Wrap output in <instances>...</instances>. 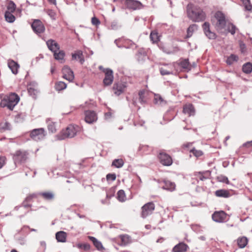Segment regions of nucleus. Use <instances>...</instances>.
Listing matches in <instances>:
<instances>
[{
    "label": "nucleus",
    "instance_id": "obj_13",
    "mask_svg": "<svg viewBox=\"0 0 252 252\" xmlns=\"http://www.w3.org/2000/svg\"><path fill=\"white\" fill-rule=\"evenodd\" d=\"M136 61L139 63H143L148 59L147 54L145 50L143 48H140L137 50L135 56Z\"/></svg>",
    "mask_w": 252,
    "mask_h": 252
},
{
    "label": "nucleus",
    "instance_id": "obj_64",
    "mask_svg": "<svg viewBox=\"0 0 252 252\" xmlns=\"http://www.w3.org/2000/svg\"><path fill=\"white\" fill-rule=\"evenodd\" d=\"M117 23L113 22L111 24V28L112 29H116L117 28Z\"/></svg>",
    "mask_w": 252,
    "mask_h": 252
},
{
    "label": "nucleus",
    "instance_id": "obj_19",
    "mask_svg": "<svg viewBox=\"0 0 252 252\" xmlns=\"http://www.w3.org/2000/svg\"><path fill=\"white\" fill-rule=\"evenodd\" d=\"M46 44L48 48L52 52L55 53L57 52L60 49V45L59 44L54 40L49 39L46 42Z\"/></svg>",
    "mask_w": 252,
    "mask_h": 252
},
{
    "label": "nucleus",
    "instance_id": "obj_61",
    "mask_svg": "<svg viewBox=\"0 0 252 252\" xmlns=\"http://www.w3.org/2000/svg\"><path fill=\"white\" fill-rule=\"evenodd\" d=\"M37 86V83L34 81L31 82L29 84V87H32L34 88H36Z\"/></svg>",
    "mask_w": 252,
    "mask_h": 252
},
{
    "label": "nucleus",
    "instance_id": "obj_15",
    "mask_svg": "<svg viewBox=\"0 0 252 252\" xmlns=\"http://www.w3.org/2000/svg\"><path fill=\"white\" fill-rule=\"evenodd\" d=\"M105 77L103 79V84L105 86L110 85L114 79L113 72L112 69H105Z\"/></svg>",
    "mask_w": 252,
    "mask_h": 252
},
{
    "label": "nucleus",
    "instance_id": "obj_34",
    "mask_svg": "<svg viewBox=\"0 0 252 252\" xmlns=\"http://www.w3.org/2000/svg\"><path fill=\"white\" fill-rule=\"evenodd\" d=\"M4 17L6 21L10 23L14 22L15 20V17L12 14V12H9V11L5 12Z\"/></svg>",
    "mask_w": 252,
    "mask_h": 252
},
{
    "label": "nucleus",
    "instance_id": "obj_28",
    "mask_svg": "<svg viewBox=\"0 0 252 252\" xmlns=\"http://www.w3.org/2000/svg\"><path fill=\"white\" fill-rule=\"evenodd\" d=\"M154 102L155 104L164 106L166 104V101L159 94H155Z\"/></svg>",
    "mask_w": 252,
    "mask_h": 252
},
{
    "label": "nucleus",
    "instance_id": "obj_2",
    "mask_svg": "<svg viewBox=\"0 0 252 252\" xmlns=\"http://www.w3.org/2000/svg\"><path fill=\"white\" fill-rule=\"evenodd\" d=\"M20 100L19 96L15 93H11L1 100L0 106L1 107H7L12 110Z\"/></svg>",
    "mask_w": 252,
    "mask_h": 252
},
{
    "label": "nucleus",
    "instance_id": "obj_50",
    "mask_svg": "<svg viewBox=\"0 0 252 252\" xmlns=\"http://www.w3.org/2000/svg\"><path fill=\"white\" fill-rule=\"evenodd\" d=\"M144 94L145 91L143 90L140 91L138 93L139 96V101L142 104L144 103L146 101L144 96Z\"/></svg>",
    "mask_w": 252,
    "mask_h": 252
},
{
    "label": "nucleus",
    "instance_id": "obj_16",
    "mask_svg": "<svg viewBox=\"0 0 252 252\" xmlns=\"http://www.w3.org/2000/svg\"><path fill=\"white\" fill-rule=\"evenodd\" d=\"M160 163L165 166H169L172 163L171 157L164 153H160L158 156Z\"/></svg>",
    "mask_w": 252,
    "mask_h": 252
},
{
    "label": "nucleus",
    "instance_id": "obj_29",
    "mask_svg": "<svg viewBox=\"0 0 252 252\" xmlns=\"http://www.w3.org/2000/svg\"><path fill=\"white\" fill-rule=\"evenodd\" d=\"M46 123L49 131L52 133H55L57 130L56 123L53 122L49 118L46 120Z\"/></svg>",
    "mask_w": 252,
    "mask_h": 252
},
{
    "label": "nucleus",
    "instance_id": "obj_55",
    "mask_svg": "<svg viewBox=\"0 0 252 252\" xmlns=\"http://www.w3.org/2000/svg\"><path fill=\"white\" fill-rule=\"evenodd\" d=\"M0 129H10V125L9 123L7 122H5L3 124H1L0 127Z\"/></svg>",
    "mask_w": 252,
    "mask_h": 252
},
{
    "label": "nucleus",
    "instance_id": "obj_3",
    "mask_svg": "<svg viewBox=\"0 0 252 252\" xmlns=\"http://www.w3.org/2000/svg\"><path fill=\"white\" fill-rule=\"evenodd\" d=\"M77 126L70 125L65 129L62 130L58 134L55 136L56 140H63L66 138H71L74 137L77 132Z\"/></svg>",
    "mask_w": 252,
    "mask_h": 252
},
{
    "label": "nucleus",
    "instance_id": "obj_26",
    "mask_svg": "<svg viewBox=\"0 0 252 252\" xmlns=\"http://www.w3.org/2000/svg\"><path fill=\"white\" fill-rule=\"evenodd\" d=\"M67 234L66 232L61 231L56 233V238L58 242L64 243L66 242Z\"/></svg>",
    "mask_w": 252,
    "mask_h": 252
},
{
    "label": "nucleus",
    "instance_id": "obj_33",
    "mask_svg": "<svg viewBox=\"0 0 252 252\" xmlns=\"http://www.w3.org/2000/svg\"><path fill=\"white\" fill-rule=\"evenodd\" d=\"M39 194L43 198L47 200H51L54 198V194L52 192H40Z\"/></svg>",
    "mask_w": 252,
    "mask_h": 252
},
{
    "label": "nucleus",
    "instance_id": "obj_60",
    "mask_svg": "<svg viewBox=\"0 0 252 252\" xmlns=\"http://www.w3.org/2000/svg\"><path fill=\"white\" fill-rule=\"evenodd\" d=\"M18 242L21 245H23L25 244L26 241L24 238L21 237L18 239Z\"/></svg>",
    "mask_w": 252,
    "mask_h": 252
},
{
    "label": "nucleus",
    "instance_id": "obj_45",
    "mask_svg": "<svg viewBox=\"0 0 252 252\" xmlns=\"http://www.w3.org/2000/svg\"><path fill=\"white\" fill-rule=\"evenodd\" d=\"M16 9V5L12 1H10L7 6V10L9 12H14Z\"/></svg>",
    "mask_w": 252,
    "mask_h": 252
},
{
    "label": "nucleus",
    "instance_id": "obj_17",
    "mask_svg": "<svg viewBox=\"0 0 252 252\" xmlns=\"http://www.w3.org/2000/svg\"><path fill=\"white\" fill-rule=\"evenodd\" d=\"M126 87V86L125 83H115L113 85V90L114 91V94L118 96L125 91Z\"/></svg>",
    "mask_w": 252,
    "mask_h": 252
},
{
    "label": "nucleus",
    "instance_id": "obj_37",
    "mask_svg": "<svg viewBox=\"0 0 252 252\" xmlns=\"http://www.w3.org/2000/svg\"><path fill=\"white\" fill-rule=\"evenodd\" d=\"M122 246H126L130 242V237L127 235H123L120 236Z\"/></svg>",
    "mask_w": 252,
    "mask_h": 252
},
{
    "label": "nucleus",
    "instance_id": "obj_1",
    "mask_svg": "<svg viewBox=\"0 0 252 252\" xmlns=\"http://www.w3.org/2000/svg\"><path fill=\"white\" fill-rule=\"evenodd\" d=\"M187 11L189 18L193 22H198L205 19V14L203 10L191 3L187 5Z\"/></svg>",
    "mask_w": 252,
    "mask_h": 252
},
{
    "label": "nucleus",
    "instance_id": "obj_35",
    "mask_svg": "<svg viewBox=\"0 0 252 252\" xmlns=\"http://www.w3.org/2000/svg\"><path fill=\"white\" fill-rule=\"evenodd\" d=\"M67 85L63 81H59L55 84V88L57 91H61L66 88Z\"/></svg>",
    "mask_w": 252,
    "mask_h": 252
},
{
    "label": "nucleus",
    "instance_id": "obj_36",
    "mask_svg": "<svg viewBox=\"0 0 252 252\" xmlns=\"http://www.w3.org/2000/svg\"><path fill=\"white\" fill-rule=\"evenodd\" d=\"M124 164V161L122 158L115 159L112 163V166L116 168H121Z\"/></svg>",
    "mask_w": 252,
    "mask_h": 252
},
{
    "label": "nucleus",
    "instance_id": "obj_49",
    "mask_svg": "<svg viewBox=\"0 0 252 252\" xmlns=\"http://www.w3.org/2000/svg\"><path fill=\"white\" fill-rule=\"evenodd\" d=\"M228 32H230L232 35H234L236 32V30L237 29L235 26H234L232 24H229L228 26Z\"/></svg>",
    "mask_w": 252,
    "mask_h": 252
},
{
    "label": "nucleus",
    "instance_id": "obj_41",
    "mask_svg": "<svg viewBox=\"0 0 252 252\" xmlns=\"http://www.w3.org/2000/svg\"><path fill=\"white\" fill-rule=\"evenodd\" d=\"M238 60V57L237 56L231 54L230 56H229L226 61V63L228 65L232 64L234 62H237Z\"/></svg>",
    "mask_w": 252,
    "mask_h": 252
},
{
    "label": "nucleus",
    "instance_id": "obj_18",
    "mask_svg": "<svg viewBox=\"0 0 252 252\" xmlns=\"http://www.w3.org/2000/svg\"><path fill=\"white\" fill-rule=\"evenodd\" d=\"M189 246L183 242L179 243L175 245L172 249V252H187Z\"/></svg>",
    "mask_w": 252,
    "mask_h": 252
},
{
    "label": "nucleus",
    "instance_id": "obj_38",
    "mask_svg": "<svg viewBox=\"0 0 252 252\" xmlns=\"http://www.w3.org/2000/svg\"><path fill=\"white\" fill-rule=\"evenodd\" d=\"M242 70L245 73H250L252 71V64L250 63H245L243 65Z\"/></svg>",
    "mask_w": 252,
    "mask_h": 252
},
{
    "label": "nucleus",
    "instance_id": "obj_10",
    "mask_svg": "<svg viewBox=\"0 0 252 252\" xmlns=\"http://www.w3.org/2000/svg\"><path fill=\"white\" fill-rule=\"evenodd\" d=\"M32 28L34 32L37 34L42 33L45 31V27L39 20H34L32 24Z\"/></svg>",
    "mask_w": 252,
    "mask_h": 252
},
{
    "label": "nucleus",
    "instance_id": "obj_27",
    "mask_svg": "<svg viewBox=\"0 0 252 252\" xmlns=\"http://www.w3.org/2000/svg\"><path fill=\"white\" fill-rule=\"evenodd\" d=\"M164 185L162 187V189L172 191L175 190L176 185L173 182H170V181H164Z\"/></svg>",
    "mask_w": 252,
    "mask_h": 252
},
{
    "label": "nucleus",
    "instance_id": "obj_25",
    "mask_svg": "<svg viewBox=\"0 0 252 252\" xmlns=\"http://www.w3.org/2000/svg\"><path fill=\"white\" fill-rule=\"evenodd\" d=\"M215 194L219 197L228 198L231 196L229 191L225 189H219L215 191Z\"/></svg>",
    "mask_w": 252,
    "mask_h": 252
},
{
    "label": "nucleus",
    "instance_id": "obj_51",
    "mask_svg": "<svg viewBox=\"0 0 252 252\" xmlns=\"http://www.w3.org/2000/svg\"><path fill=\"white\" fill-rule=\"evenodd\" d=\"M239 46L242 53H244L247 51L246 44L241 40L239 41Z\"/></svg>",
    "mask_w": 252,
    "mask_h": 252
},
{
    "label": "nucleus",
    "instance_id": "obj_5",
    "mask_svg": "<svg viewBox=\"0 0 252 252\" xmlns=\"http://www.w3.org/2000/svg\"><path fill=\"white\" fill-rule=\"evenodd\" d=\"M215 17L217 20L216 28L218 31H221L226 26V20L224 15L220 11L216 13Z\"/></svg>",
    "mask_w": 252,
    "mask_h": 252
},
{
    "label": "nucleus",
    "instance_id": "obj_21",
    "mask_svg": "<svg viewBox=\"0 0 252 252\" xmlns=\"http://www.w3.org/2000/svg\"><path fill=\"white\" fill-rule=\"evenodd\" d=\"M183 113L189 116H193L195 114V110L192 104H186L183 107Z\"/></svg>",
    "mask_w": 252,
    "mask_h": 252
},
{
    "label": "nucleus",
    "instance_id": "obj_23",
    "mask_svg": "<svg viewBox=\"0 0 252 252\" xmlns=\"http://www.w3.org/2000/svg\"><path fill=\"white\" fill-rule=\"evenodd\" d=\"M8 66L13 74H17L18 69L19 68V65L17 63L14 62L13 60H9L8 61Z\"/></svg>",
    "mask_w": 252,
    "mask_h": 252
},
{
    "label": "nucleus",
    "instance_id": "obj_30",
    "mask_svg": "<svg viewBox=\"0 0 252 252\" xmlns=\"http://www.w3.org/2000/svg\"><path fill=\"white\" fill-rule=\"evenodd\" d=\"M54 56L55 59L59 61L61 63H63L65 62L64 59L65 53L63 50L59 51L58 53L57 52H55L54 53Z\"/></svg>",
    "mask_w": 252,
    "mask_h": 252
},
{
    "label": "nucleus",
    "instance_id": "obj_14",
    "mask_svg": "<svg viewBox=\"0 0 252 252\" xmlns=\"http://www.w3.org/2000/svg\"><path fill=\"white\" fill-rule=\"evenodd\" d=\"M62 73L63 74V78L69 82H72L74 78V75L72 70L68 66H64L62 69Z\"/></svg>",
    "mask_w": 252,
    "mask_h": 252
},
{
    "label": "nucleus",
    "instance_id": "obj_22",
    "mask_svg": "<svg viewBox=\"0 0 252 252\" xmlns=\"http://www.w3.org/2000/svg\"><path fill=\"white\" fill-rule=\"evenodd\" d=\"M72 59L79 61V63L83 64L85 62L83 52L81 50H77L74 53L72 54Z\"/></svg>",
    "mask_w": 252,
    "mask_h": 252
},
{
    "label": "nucleus",
    "instance_id": "obj_52",
    "mask_svg": "<svg viewBox=\"0 0 252 252\" xmlns=\"http://www.w3.org/2000/svg\"><path fill=\"white\" fill-rule=\"evenodd\" d=\"M32 197H33V195H31V196L27 197L25 201L23 203V207H24L26 208L30 207L31 206V205L26 204V202L30 201L32 200Z\"/></svg>",
    "mask_w": 252,
    "mask_h": 252
},
{
    "label": "nucleus",
    "instance_id": "obj_62",
    "mask_svg": "<svg viewBox=\"0 0 252 252\" xmlns=\"http://www.w3.org/2000/svg\"><path fill=\"white\" fill-rule=\"evenodd\" d=\"M244 147H252V141H248L246 143H245L243 145Z\"/></svg>",
    "mask_w": 252,
    "mask_h": 252
},
{
    "label": "nucleus",
    "instance_id": "obj_20",
    "mask_svg": "<svg viewBox=\"0 0 252 252\" xmlns=\"http://www.w3.org/2000/svg\"><path fill=\"white\" fill-rule=\"evenodd\" d=\"M204 33L208 38L213 39L216 38V34L210 30V25L208 23L205 22L203 25Z\"/></svg>",
    "mask_w": 252,
    "mask_h": 252
},
{
    "label": "nucleus",
    "instance_id": "obj_47",
    "mask_svg": "<svg viewBox=\"0 0 252 252\" xmlns=\"http://www.w3.org/2000/svg\"><path fill=\"white\" fill-rule=\"evenodd\" d=\"M217 180L220 182L226 183V184H229V181H228V178L223 175H220L217 177Z\"/></svg>",
    "mask_w": 252,
    "mask_h": 252
},
{
    "label": "nucleus",
    "instance_id": "obj_11",
    "mask_svg": "<svg viewBox=\"0 0 252 252\" xmlns=\"http://www.w3.org/2000/svg\"><path fill=\"white\" fill-rule=\"evenodd\" d=\"M97 120L96 113L92 110L85 111V121L87 123L93 124Z\"/></svg>",
    "mask_w": 252,
    "mask_h": 252
},
{
    "label": "nucleus",
    "instance_id": "obj_44",
    "mask_svg": "<svg viewBox=\"0 0 252 252\" xmlns=\"http://www.w3.org/2000/svg\"><path fill=\"white\" fill-rule=\"evenodd\" d=\"M28 90L30 95H31L33 98L36 97L38 93V90L36 88H34L32 87H29Z\"/></svg>",
    "mask_w": 252,
    "mask_h": 252
},
{
    "label": "nucleus",
    "instance_id": "obj_48",
    "mask_svg": "<svg viewBox=\"0 0 252 252\" xmlns=\"http://www.w3.org/2000/svg\"><path fill=\"white\" fill-rule=\"evenodd\" d=\"M77 247L79 249H83L85 251H88L90 249V245L88 243L85 244H79L77 245Z\"/></svg>",
    "mask_w": 252,
    "mask_h": 252
},
{
    "label": "nucleus",
    "instance_id": "obj_58",
    "mask_svg": "<svg viewBox=\"0 0 252 252\" xmlns=\"http://www.w3.org/2000/svg\"><path fill=\"white\" fill-rule=\"evenodd\" d=\"M5 159L6 158L4 157H0V169L5 164Z\"/></svg>",
    "mask_w": 252,
    "mask_h": 252
},
{
    "label": "nucleus",
    "instance_id": "obj_43",
    "mask_svg": "<svg viewBox=\"0 0 252 252\" xmlns=\"http://www.w3.org/2000/svg\"><path fill=\"white\" fill-rule=\"evenodd\" d=\"M117 199L121 202H124L126 200L125 191L121 189L117 192Z\"/></svg>",
    "mask_w": 252,
    "mask_h": 252
},
{
    "label": "nucleus",
    "instance_id": "obj_7",
    "mask_svg": "<svg viewBox=\"0 0 252 252\" xmlns=\"http://www.w3.org/2000/svg\"><path fill=\"white\" fill-rule=\"evenodd\" d=\"M28 153L25 151H17L13 155V160L15 164L25 162L27 159Z\"/></svg>",
    "mask_w": 252,
    "mask_h": 252
},
{
    "label": "nucleus",
    "instance_id": "obj_54",
    "mask_svg": "<svg viewBox=\"0 0 252 252\" xmlns=\"http://www.w3.org/2000/svg\"><path fill=\"white\" fill-rule=\"evenodd\" d=\"M92 24L94 26H98L100 24V22L98 18L93 17L91 20Z\"/></svg>",
    "mask_w": 252,
    "mask_h": 252
},
{
    "label": "nucleus",
    "instance_id": "obj_42",
    "mask_svg": "<svg viewBox=\"0 0 252 252\" xmlns=\"http://www.w3.org/2000/svg\"><path fill=\"white\" fill-rule=\"evenodd\" d=\"M245 10L247 11H251L252 10V4L250 0H241Z\"/></svg>",
    "mask_w": 252,
    "mask_h": 252
},
{
    "label": "nucleus",
    "instance_id": "obj_59",
    "mask_svg": "<svg viewBox=\"0 0 252 252\" xmlns=\"http://www.w3.org/2000/svg\"><path fill=\"white\" fill-rule=\"evenodd\" d=\"M48 15L53 19H55L56 14L52 10H49L47 12Z\"/></svg>",
    "mask_w": 252,
    "mask_h": 252
},
{
    "label": "nucleus",
    "instance_id": "obj_39",
    "mask_svg": "<svg viewBox=\"0 0 252 252\" xmlns=\"http://www.w3.org/2000/svg\"><path fill=\"white\" fill-rule=\"evenodd\" d=\"M248 240L246 237H243L241 238H239L237 240L238 245L239 248H244L246 245L247 244Z\"/></svg>",
    "mask_w": 252,
    "mask_h": 252
},
{
    "label": "nucleus",
    "instance_id": "obj_46",
    "mask_svg": "<svg viewBox=\"0 0 252 252\" xmlns=\"http://www.w3.org/2000/svg\"><path fill=\"white\" fill-rule=\"evenodd\" d=\"M150 38L153 43L157 42L158 41V36L156 32L153 31L150 34Z\"/></svg>",
    "mask_w": 252,
    "mask_h": 252
},
{
    "label": "nucleus",
    "instance_id": "obj_12",
    "mask_svg": "<svg viewBox=\"0 0 252 252\" xmlns=\"http://www.w3.org/2000/svg\"><path fill=\"white\" fill-rule=\"evenodd\" d=\"M125 3L127 8L133 10L140 9L142 7V4L138 0H125Z\"/></svg>",
    "mask_w": 252,
    "mask_h": 252
},
{
    "label": "nucleus",
    "instance_id": "obj_4",
    "mask_svg": "<svg viewBox=\"0 0 252 252\" xmlns=\"http://www.w3.org/2000/svg\"><path fill=\"white\" fill-rule=\"evenodd\" d=\"M46 132L43 128H35L32 130L30 133V136L32 139L36 141L43 140L46 136Z\"/></svg>",
    "mask_w": 252,
    "mask_h": 252
},
{
    "label": "nucleus",
    "instance_id": "obj_56",
    "mask_svg": "<svg viewBox=\"0 0 252 252\" xmlns=\"http://www.w3.org/2000/svg\"><path fill=\"white\" fill-rule=\"evenodd\" d=\"M198 178L201 181H204L208 178V177H206L202 172H199L198 173Z\"/></svg>",
    "mask_w": 252,
    "mask_h": 252
},
{
    "label": "nucleus",
    "instance_id": "obj_8",
    "mask_svg": "<svg viewBox=\"0 0 252 252\" xmlns=\"http://www.w3.org/2000/svg\"><path fill=\"white\" fill-rule=\"evenodd\" d=\"M155 204L152 202L145 204L142 207L141 217L143 218H146L149 215H151L155 210Z\"/></svg>",
    "mask_w": 252,
    "mask_h": 252
},
{
    "label": "nucleus",
    "instance_id": "obj_24",
    "mask_svg": "<svg viewBox=\"0 0 252 252\" xmlns=\"http://www.w3.org/2000/svg\"><path fill=\"white\" fill-rule=\"evenodd\" d=\"M88 238L93 242L94 245L97 249V250L101 251L104 249L101 242L99 241L96 238L90 236H88Z\"/></svg>",
    "mask_w": 252,
    "mask_h": 252
},
{
    "label": "nucleus",
    "instance_id": "obj_57",
    "mask_svg": "<svg viewBox=\"0 0 252 252\" xmlns=\"http://www.w3.org/2000/svg\"><path fill=\"white\" fill-rule=\"evenodd\" d=\"M192 152L193 155L195 157H200V156H201V155H203V153L201 151H197V150H192Z\"/></svg>",
    "mask_w": 252,
    "mask_h": 252
},
{
    "label": "nucleus",
    "instance_id": "obj_53",
    "mask_svg": "<svg viewBox=\"0 0 252 252\" xmlns=\"http://www.w3.org/2000/svg\"><path fill=\"white\" fill-rule=\"evenodd\" d=\"M116 176L115 174H108L106 175V179L107 181H114L116 180Z\"/></svg>",
    "mask_w": 252,
    "mask_h": 252
},
{
    "label": "nucleus",
    "instance_id": "obj_40",
    "mask_svg": "<svg viewBox=\"0 0 252 252\" xmlns=\"http://www.w3.org/2000/svg\"><path fill=\"white\" fill-rule=\"evenodd\" d=\"M198 26L196 24L190 25L187 30V36L190 37L192 36L194 31L197 30Z\"/></svg>",
    "mask_w": 252,
    "mask_h": 252
},
{
    "label": "nucleus",
    "instance_id": "obj_31",
    "mask_svg": "<svg viewBox=\"0 0 252 252\" xmlns=\"http://www.w3.org/2000/svg\"><path fill=\"white\" fill-rule=\"evenodd\" d=\"M174 67V65L172 64L169 65V67H168L169 69H167L163 67H161L160 68V74L162 75L172 74H173V71L172 70V69Z\"/></svg>",
    "mask_w": 252,
    "mask_h": 252
},
{
    "label": "nucleus",
    "instance_id": "obj_32",
    "mask_svg": "<svg viewBox=\"0 0 252 252\" xmlns=\"http://www.w3.org/2000/svg\"><path fill=\"white\" fill-rule=\"evenodd\" d=\"M180 66L188 71L191 69V65L190 64L188 59H184L180 63Z\"/></svg>",
    "mask_w": 252,
    "mask_h": 252
},
{
    "label": "nucleus",
    "instance_id": "obj_6",
    "mask_svg": "<svg viewBox=\"0 0 252 252\" xmlns=\"http://www.w3.org/2000/svg\"><path fill=\"white\" fill-rule=\"evenodd\" d=\"M114 43L119 48H125L126 49H129L135 46V44L131 40L124 38L116 39L115 40Z\"/></svg>",
    "mask_w": 252,
    "mask_h": 252
},
{
    "label": "nucleus",
    "instance_id": "obj_63",
    "mask_svg": "<svg viewBox=\"0 0 252 252\" xmlns=\"http://www.w3.org/2000/svg\"><path fill=\"white\" fill-rule=\"evenodd\" d=\"M202 173L206 176L208 177V178L211 175V171L209 170H207L204 172H202Z\"/></svg>",
    "mask_w": 252,
    "mask_h": 252
},
{
    "label": "nucleus",
    "instance_id": "obj_9",
    "mask_svg": "<svg viewBox=\"0 0 252 252\" xmlns=\"http://www.w3.org/2000/svg\"><path fill=\"white\" fill-rule=\"evenodd\" d=\"M212 218L214 221L219 223L225 222L227 220V215L223 211L214 212Z\"/></svg>",
    "mask_w": 252,
    "mask_h": 252
}]
</instances>
